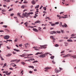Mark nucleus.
Segmentation results:
<instances>
[{
	"label": "nucleus",
	"mask_w": 76,
	"mask_h": 76,
	"mask_svg": "<svg viewBox=\"0 0 76 76\" xmlns=\"http://www.w3.org/2000/svg\"><path fill=\"white\" fill-rule=\"evenodd\" d=\"M72 56V55L70 54H67V55H66L65 56H63V57L64 58V57H71Z\"/></svg>",
	"instance_id": "7ed1b4c3"
},
{
	"label": "nucleus",
	"mask_w": 76,
	"mask_h": 76,
	"mask_svg": "<svg viewBox=\"0 0 76 76\" xmlns=\"http://www.w3.org/2000/svg\"><path fill=\"white\" fill-rule=\"evenodd\" d=\"M59 69L60 70H62V68L59 67Z\"/></svg>",
	"instance_id": "338daca9"
},
{
	"label": "nucleus",
	"mask_w": 76,
	"mask_h": 76,
	"mask_svg": "<svg viewBox=\"0 0 76 76\" xmlns=\"http://www.w3.org/2000/svg\"><path fill=\"white\" fill-rule=\"evenodd\" d=\"M49 54V53H46L45 54L40 55L39 57L41 58H44V57H45V56H47V54Z\"/></svg>",
	"instance_id": "f03ea898"
},
{
	"label": "nucleus",
	"mask_w": 76,
	"mask_h": 76,
	"mask_svg": "<svg viewBox=\"0 0 76 76\" xmlns=\"http://www.w3.org/2000/svg\"><path fill=\"white\" fill-rule=\"evenodd\" d=\"M10 1V0H7V1H6L7 2H9Z\"/></svg>",
	"instance_id": "49530a36"
},
{
	"label": "nucleus",
	"mask_w": 76,
	"mask_h": 76,
	"mask_svg": "<svg viewBox=\"0 0 76 76\" xmlns=\"http://www.w3.org/2000/svg\"><path fill=\"white\" fill-rule=\"evenodd\" d=\"M32 14H33V12H29L27 14V12H25V13H23L22 16H24V17H26L28 19V16L30 17V15H32Z\"/></svg>",
	"instance_id": "f257e3e1"
},
{
	"label": "nucleus",
	"mask_w": 76,
	"mask_h": 76,
	"mask_svg": "<svg viewBox=\"0 0 76 76\" xmlns=\"http://www.w3.org/2000/svg\"><path fill=\"white\" fill-rule=\"evenodd\" d=\"M52 62L53 64H55L56 63V62L54 61H52Z\"/></svg>",
	"instance_id": "8fccbe9b"
},
{
	"label": "nucleus",
	"mask_w": 76,
	"mask_h": 76,
	"mask_svg": "<svg viewBox=\"0 0 76 76\" xmlns=\"http://www.w3.org/2000/svg\"><path fill=\"white\" fill-rule=\"evenodd\" d=\"M29 68H32L33 69H34V67L33 66H29Z\"/></svg>",
	"instance_id": "f3484780"
},
{
	"label": "nucleus",
	"mask_w": 76,
	"mask_h": 76,
	"mask_svg": "<svg viewBox=\"0 0 76 76\" xmlns=\"http://www.w3.org/2000/svg\"><path fill=\"white\" fill-rule=\"evenodd\" d=\"M7 65V64H6V63H5L3 67H5V66H6Z\"/></svg>",
	"instance_id": "a19ab883"
},
{
	"label": "nucleus",
	"mask_w": 76,
	"mask_h": 76,
	"mask_svg": "<svg viewBox=\"0 0 76 76\" xmlns=\"http://www.w3.org/2000/svg\"><path fill=\"white\" fill-rule=\"evenodd\" d=\"M4 32V31L3 30H0V32Z\"/></svg>",
	"instance_id": "052dcab7"
},
{
	"label": "nucleus",
	"mask_w": 76,
	"mask_h": 76,
	"mask_svg": "<svg viewBox=\"0 0 76 76\" xmlns=\"http://www.w3.org/2000/svg\"><path fill=\"white\" fill-rule=\"evenodd\" d=\"M67 41L68 42H73V40H72L70 39H67Z\"/></svg>",
	"instance_id": "4468645a"
},
{
	"label": "nucleus",
	"mask_w": 76,
	"mask_h": 76,
	"mask_svg": "<svg viewBox=\"0 0 76 76\" xmlns=\"http://www.w3.org/2000/svg\"><path fill=\"white\" fill-rule=\"evenodd\" d=\"M54 36H51L50 37V38H52V39H53V40H56V39L54 38V37H53Z\"/></svg>",
	"instance_id": "1a4fd4ad"
},
{
	"label": "nucleus",
	"mask_w": 76,
	"mask_h": 76,
	"mask_svg": "<svg viewBox=\"0 0 76 76\" xmlns=\"http://www.w3.org/2000/svg\"><path fill=\"white\" fill-rule=\"evenodd\" d=\"M12 54H8L7 55L8 56H9V57H10Z\"/></svg>",
	"instance_id": "e433bc0d"
},
{
	"label": "nucleus",
	"mask_w": 76,
	"mask_h": 76,
	"mask_svg": "<svg viewBox=\"0 0 76 76\" xmlns=\"http://www.w3.org/2000/svg\"><path fill=\"white\" fill-rule=\"evenodd\" d=\"M7 48L8 49H9V50H10V48L8 46H7Z\"/></svg>",
	"instance_id": "09e8293b"
},
{
	"label": "nucleus",
	"mask_w": 76,
	"mask_h": 76,
	"mask_svg": "<svg viewBox=\"0 0 76 76\" xmlns=\"http://www.w3.org/2000/svg\"><path fill=\"white\" fill-rule=\"evenodd\" d=\"M50 58H51V59H53V58H54V56H52L50 57Z\"/></svg>",
	"instance_id": "6ab92c4d"
},
{
	"label": "nucleus",
	"mask_w": 76,
	"mask_h": 76,
	"mask_svg": "<svg viewBox=\"0 0 76 76\" xmlns=\"http://www.w3.org/2000/svg\"><path fill=\"white\" fill-rule=\"evenodd\" d=\"M67 26V25L66 23H65L64 24V25H62V28H64V27H65V28H66Z\"/></svg>",
	"instance_id": "39448f33"
},
{
	"label": "nucleus",
	"mask_w": 76,
	"mask_h": 76,
	"mask_svg": "<svg viewBox=\"0 0 76 76\" xmlns=\"http://www.w3.org/2000/svg\"><path fill=\"white\" fill-rule=\"evenodd\" d=\"M32 55H33V54H31L27 55V56H32Z\"/></svg>",
	"instance_id": "a18cd8bd"
},
{
	"label": "nucleus",
	"mask_w": 76,
	"mask_h": 76,
	"mask_svg": "<svg viewBox=\"0 0 76 76\" xmlns=\"http://www.w3.org/2000/svg\"><path fill=\"white\" fill-rule=\"evenodd\" d=\"M21 64H23V65H25V63L23 62H21Z\"/></svg>",
	"instance_id": "a878e982"
},
{
	"label": "nucleus",
	"mask_w": 76,
	"mask_h": 76,
	"mask_svg": "<svg viewBox=\"0 0 76 76\" xmlns=\"http://www.w3.org/2000/svg\"><path fill=\"white\" fill-rule=\"evenodd\" d=\"M39 54V52H37L35 54V55H36V56H37V55H38Z\"/></svg>",
	"instance_id": "ea45409f"
},
{
	"label": "nucleus",
	"mask_w": 76,
	"mask_h": 76,
	"mask_svg": "<svg viewBox=\"0 0 76 76\" xmlns=\"http://www.w3.org/2000/svg\"><path fill=\"white\" fill-rule=\"evenodd\" d=\"M0 57L1 58V60H4V59H3V58L2 57H1V56H0Z\"/></svg>",
	"instance_id": "393cba45"
},
{
	"label": "nucleus",
	"mask_w": 76,
	"mask_h": 76,
	"mask_svg": "<svg viewBox=\"0 0 76 76\" xmlns=\"http://www.w3.org/2000/svg\"><path fill=\"white\" fill-rule=\"evenodd\" d=\"M10 37L7 35H6L4 37V39H9V37Z\"/></svg>",
	"instance_id": "20e7f679"
},
{
	"label": "nucleus",
	"mask_w": 76,
	"mask_h": 76,
	"mask_svg": "<svg viewBox=\"0 0 76 76\" xmlns=\"http://www.w3.org/2000/svg\"><path fill=\"white\" fill-rule=\"evenodd\" d=\"M62 23L61 22H60V23L59 25V26L60 27H61V26H62Z\"/></svg>",
	"instance_id": "a211bd4d"
},
{
	"label": "nucleus",
	"mask_w": 76,
	"mask_h": 76,
	"mask_svg": "<svg viewBox=\"0 0 76 76\" xmlns=\"http://www.w3.org/2000/svg\"><path fill=\"white\" fill-rule=\"evenodd\" d=\"M5 31H7V32H9V30L7 29H5Z\"/></svg>",
	"instance_id": "4c0bfd02"
},
{
	"label": "nucleus",
	"mask_w": 76,
	"mask_h": 76,
	"mask_svg": "<svg viewBox=\"0 0 76 76\" xmlns=\"http://www.w3.org/2000/svg\"><path fill=\"white\" fill-rule=\"evenodd\" d=\"M43 7V6L42 5L41 6V7H40V9H42V8Z\"/></svg>",
	"instance_id": "603ef678"
},
{
	"label": "nucleus",
	"mask_w": 76,
	"mask_h": 76,
	"mask_svg": "<svg viewBox=\"0 0 76 76\" xmlns=\"http://www.w3.org/2000/svg\"><path fill=\"white\" fill-rule=\"evenodd\" d=\"M56 32H57V33H58V34H60V33H61V32L60 31H56Z\"/></svg>",
	"instance_id": "cd10ccee"
},
{
	"label": "nucleus",
	"mask_w": 76,
	"mask_h": 76,
	"mask_svg": "<svg viewBox=\"0 0 76 76\" xmlns=\"http://www.w3.org/2000/svg\"><path fill=\"white\" fill-rule=\"evenodd\" d=\"M23 70H22L21 72V74L22 73H23Z\"/></svg>",
	"instance_id": "5fc2aeb1"
},
{
	"label": "nucleus",
	"mask_w": 76,
	"mask_h": 76,
	"mask_svg": "<svg viewBox=\"0 0 76 76\" xmlns=\"http://www.w3.org/2000/svg\"><path fill=\"white\" fill-rule=\"evenodd\" d=\"M33 31H35V32H38V30L36 28H33Z\"/></svg>",
	"instance_id": "ddd939ff"
},
{
	"label": "nucleus",
	"mask_w": 76,
	"mask_h": 76,
	"mask_svg": "<svg viewBox=\"0 0 76 76\" xmlns=\"http://www.w3.org/2000/svg\"><path fill=\"white\" fill-rule=\"evenodd\" d=\"M43 9H44V10H47V8L46 7H43Z\"/></svg>",
	"instance_id": "2f4dec72"
},
{
	"label": "nucleus",
	"mask_w": 76,
	"mask_h": 76,
	"mask_svg": "<svg viewBox=\"0 0 76 76\" xmlns=\"http://www.w3.org/2000/svg\"><path fill=\"white\" fill-rule=\"evenodd\" d=\"M57 17L59 18V19H61V18H62V17H63V16H62V17L60 16L59 15H57Z\"/></svg>",
	"instance_id": "6e6552de"
},
{
	"label": "nucleus",
	"mask_w": 76,
	"mask_h": 76,
	"mask_svg": "<svg viewBox=\"0 0 76 76\" xmlns=\"http://www.w3.org/2000/svg\"><path fill=\"white\" fill-rule=\"evenodd\" d=\"M55 25V24H54V23L51 24V26H54V25Z\"/></svg>",
	"instance_id": "de8ad7c7"
},
{
	"label": "nucleus",
	"mask_w": 76,
	"mask_h": 76,
	"mask_svg": "<svg viewBox=\"0 0 76 76\" xmlns=\"http://www.w3.org/2000/svg\"><path fill=\"white\" fill-rule=\"evenodd\" d=\"M55 47H58L59 45L58 44H56V45H55Z\"/></svg>",
	"instance_id": "37998d69"
},
{
	"label": "nucleus",
	"mask_w": 76,
	"mask_h": 76,
	"mask_svg": "<svg viewBox=\"0 0 76 76\" xmlns=\"http://www.w3.org/2000/svg\"><path fill=\"white\" fill-rule=\"evenodd\" d=\"M25 6L23 5L21 6V8H22L23 9H25Z\"/></svg>",
	"instance_id": "b1692460"
},
{
	"label": "nucleus",
	"mask_w": 76,
	"mask_h": 76,
	"mask_svg": "<svg viewBox=\"0 0 76 76\" xmlns=\"http://www.w3.org/2000/svg\"><path fill=\"white\" fill-rule=\"evenodd\" d=\"M28 43H26V44H25V46L26 47H27V46H28Z\"/></svg>",
	"instance_id": "f704fd0d"
},
{
	"label": "nucleus",
	"mask_w": 76,
	"mask_h": 76,
	"mask_svg": "<svg viewBox=\"0 0 76 76\" xmlns=\"http://www.w3.org/2000/svg\"><path fill=\"white\" fill-rule=\"evenodd\" d=\"M63 41V40H59L58 41L59 42H62V41Z\"/></svg>",
	"instance_id": "3c124183"
},
{
	"label": "nucleus",
	"mask_w": 76,
	"mask_h": 76,
	"mask_svg": "<svg viewBox=\"0 0 76 76\" xmlns=\"http://www.w3.org/2000/svg\"><path fill=\"white\" fill-rule=\"evenodd\" d=\"M17 15H18L19 17L21 18V16H20V13H18Z\"/></svg>",
	"instance_id": "412c9836"
},
{
	"label": "nucleus",
	"mask_w": 76,
	"mask_h": 76,
	"mask_svg": "<svg viewBox=\"0 0 76 76\" xmlns=\"http://www.w3.org/2000/svg\"><path fill=\"white\" fill-rule=\"evenodd\" d=\"M51 69V68L48 67H46L45 68V70H48V69Z\"/></svg>",
	"instance_id": "f8f14e48"
},
{
	"label": "nucleus",
	"mask_w": 76,
	"mask_h": 76,
	"mask_svg": "<svg viewBox=\"0 0 76 76\" xmlns=\"http://www.w3.org/2000/svg\"><path fill=\"white\" fill-rule=\"evenodd\" d=\"M2 12H5V10H2L1 11Z\"/></svg>",
	"instance_id": "13d9d810"
},
{
	"label": "nucleus",
	"mask_w": 76,
	"mask_h": 76,
	"mask_svg": "<svg viewBox=\"0 0 76 76\" xmlns=\"http://www.w3.org/2000/svg\"><path fill=\"white\" fill-rule=\"evenodd\" d=\"M3 27H4V28H7V26L4 25L3 26Z\"/></svg>",
	"instance_id": "c756f323"
},
{
	"label": "nucleus",
	"mask_w": 76,
	"mask_h": 76,
	"mask_svg": "<svg viewBox=\"0 0 76 76\" xmlns=\"http://www.w3.org/2000/svg\"><path fill=\"white\" fill-rule=\"evenodd\" d=\"M58 24H59V22H57L55 23V25H58Z\"/></svg>",
	"instance_id": "c85d7f7f"
},
{
	"label": "nucleus",
	"mask_w": 76,
	"mask_h": 76,
	"mask_svg": "<svg viewBox=\"0 0 76 76\" xmlns=\"http://www.w3.org/2000/svg\"><path fill=\"white\" fill-rule=\"evenodd\" d=\"M25 11H27V10H24L23 11V12H25Z\"/></svg>",
	"instance_id": "680f3d73"
},
{
	"label": "nucleus",
	"mask_w": 76,
	"mask_h": 76,
	"mask_svg": "<svg viewBox=\"0 0 76 76\" xmlns=\"http://www.w3.org/2000/svg\"><path fill=\"white\" fill-rule=\"evenodd\" d=\"M14 51H17V52H18L19 51H20V50H17V49H14Z\"/></svg>",
	"instance_id": "dca6fc26"
},
{
	"label": "nucleus",
	"mask_w": 76,
	"mask_h": 76,
	"mask_svg": "<svg viewBox=\"0 0 76 76\" xmlns=\"http://www.w3.org/2000/svg\"><path fill=\"white\" fill-rule=\"evenodd\" d=\"M71 36H75V34H72L71 35Z\"/></svg>",
	"instance_id": "4d7b16f0"
},
{
	"label": "nucleus",
	"mask_w": 76,
	"mask_h": 76,
	"mask_svg": "<svg viewBox=\"0 0 76 76\" xmlns=\"http://www.w3.org/2000/svg\"><path fill=\"white\" fill-rule=\"evenodd\" d=\"M22 56H23V57H25V54H23Z\"/></svg>",
	"instance_id": "79ce46f5"
},
{
	"label": "nucleus",
	"mask_w": 76,
	"mask_h": 76,
	"mask_svg": "<svg viewBox=\"0 0 76 76\" xmlns=\"http://www.w3.org/2000/svg\"><path fill=\"white\" fill-rule=\"evenodd\" d=\"M57 34V33H56V32L54 31H51L50 33V34Z\"/></svg>",
	"instance_id": "0eeeda50"
},
{
	"label": "nucleus",
	"mask_w": 76,
	"mask_h": 76,
	"mask_svg": "<svg viewBox=\"0 0 76 76\" xmlns=\"http://www.w3.org/2000/svg\"><path fill=\"white\" fill-rule=\"evenodd\" d=\"M65 44V46H67V45H68V44L67 43H66V42H65L64 43Z\"/></svg>",
	"instance_id": "bb28decb"
},
{
	"label": "nucleus",
	"mask_w": 76,
	"mask_h": 76,
	"mask_svg": "<svg viewBox=\"0 0 76 76\" xmlns=\"http://www.w3.org/2000/svg\"><path fill=\"white\" fill-rule=\"evenodd\" d=\"M45 46V45H40V47H42L41 48H40V49H42V48H43V47H44Z\"/></svg>",
	"instance_id": "9b49d317"
},
{
	"label": "nucleus",
	"mask_w": 76,
	"mask_h": 76,
	"mask_svg": "<svg viewBox=\"0 0 76 76\" xmlns=\"http://www.w3.org/2000/svg\"><path fill=\"white\" fill-rule=\"evenodd\" d=\"M20 61V60H18V61H17V63H18V62H19V61Z\"/></svg>",
	"instance_id": "69168bd1"
},
{
	"label": "nucleus",
	"mask_w": 76,
	"mask_h": 76,
	"mask_svg": "<svg viewBox=\"0 0 76 76\" xmlns=\"http://www.w3.org/2000/svg\"><path fill=\"white\" fill-rule=\"evenodd\" d=\"M13 9H10L9 10V12H11V11H12V10Z\"/></svg>",
	"instance_id": "473e14b6"
},
{
	"label": "nucleus",
	"mask_w": 76,
	"mask_h": 76,
	"mask_svg": "<svg viewBox=\"0 0 76 76\" xmlns=\"http://www.w3.org/2000/svg\"><path fill=\"white\" fill-rule=\"evenodd\" d=\"M15 64V63H12L10 64V66H11L12 65V64Z\"/></svg>",
	"instance_id": "0e129e2a"
},
{
	"label": "nucleus",
	"mask_w": 76,
	"mask_h": 76,
	"mask_svg": "<svg viewBox=\"0 0 76 76\" xmlns=\"http://www.w3.org/2000/svg\"><path fill=\"white\" fill-rule=\"evenodd\" d=\"M55 72L56 73H58V72H60V71L59 70H57V69H55Z\"/></svg>",
	"instance_id": "423d86ee"
},
{
	"label": "nucleus",
	"mask_w": 76,
	"mask_h": 76,
	"mask_svg": "<svg viewBox=\"0 0 76 76\" xmlns=\"http://www.w3.org/2000/svg\"><path fill=\"white\" fill-rule=\"evenodd\" d=\"M18 60L17 59H15V60H12L11 61V62H14L15 61H17Z\"/></svg>",
	"instance_id": "5701e85b"
},
{
	"label": "nucleus",
	"mask_w": 76,
	"mask_h": 76,
	"mask_svg": "<svg viewBox=\"0 0 76 76\" xmlns=\"http://www.w3.org/2000/svg\"><path fill=\"white\" fill-rule=\"evenodd\" d=\"M39 7V5H38L37 6L35 7V9H37V8H38Z\"/></svg>",
	"instance_id": "aec40b11"
},
{
	"label": "nucleus",
	"mask_w": 76,
	"mask_h": 76,
	"mask_svg": "<svg viewBox=\"0 0 76 76\" xmlns=\"http://www.w3.org/2000/svg\"><path fill=\"white\" fill-rule=\"evenodd\" d=\"M64 51H65L63 50L61 52V54H63V53L64 52Z\"/></svg>",
	"instance_id": "c03bdc74"
},
{
	"label": "nucleus",
	"mask_w": 76,
	"mask_h": 76,
	"mask_svg": "<svg viewBox=\"0 0 76 76\" xmlns=\"http://www.w3.org/2000/svg\"><path fill=\"white\" fill-rule=\"evenodd\" d=\"M6 5H3V7H6Z\"/></svg>",
	"instance_id": "e2e57ef3"
},
{
	"label": "nucleus",
	"mask_w": 76,
	"mask_h": 76,
	"mask_svg": "<svg viewBox=\"0 0 76 76\" xmlns=\"http://www.w3.org/2000/svg\"><path fill=\"white\" fill-rule=\"evenodd\" d=\"M43 54V53H42V52H39V54Z\"/></svg>",
	"instance_id": "774afa93"
},
{
	"label": "nucleus",
	"mask_w": 76,
	"mask_h": 76,
	"mask_svg": "<svg viewBox=\"0 0 76 76\" xmlns=\"http://www.w3.org/2000/svg\"><path fill=\"white\" fill-rule=\"evenodd\" d=\"M11 74V72H10L8 73V75H10Z\"/></svg>",
	"instance_id": "6e6d98bb"
},
{
	"label": "nucleus",
	"mask_w": 76,
	"mask_h": 76,
	"mask_svg": "<svg viewBox=\"0 0 76 76\" xmlns=\"http://www.w3.org/2000/svg\"><path fill=\"white\" fill-rule=\"evenodd\" d=\"M39 22H40V21L38 20L35 22V23H39Z\"/></svg>",
	"instance_id": "4be33fe9"
},
{
	"label": "nucleus",
	"mask_w": 76,
	"mask_h": 76,
	"mask_svg": "<svg viewBox=\"0 0 76 76\" xmlns=\"http://www.w3.org/2000/svg\"><path fill=\"white\" fill-rule=\"evenodd\" d=\"M23 3H24V4L28 3V2H26V1H25L23 2Z\"/></svg>",
	"instance_id": "bf43d9fd"
},
{
	"label": "nucleus",
	"mask_w": 76,
	"mask_h": 76,
	"mask_svg": "<svg viewBox=\"0 0 76 76\" xmlns=\"http://www.w3.org/2000/svg\"><path fill=\"white\" fill-rule=\"evenodd\" d=\"M28 22L24 23V25H28Z\"/></svg>",
	"instance_id": "c9c22d12"
},
{
	"label": "nucleus",
	"mask_w": 76,
	"mask_h": 76,
	"mask_svg": "<svg viewBox=\"0 0 76 76\" xmlns=\"http://www.w3.org/2000/svg\"><path fill=\"white\" fill-rule=\"evenodd\" d=\"M9 69H10V70H13V68H10Z\"/></svg>",
	"instance_id": "864d4df0"
},
{
	"label": "nucleus",
	"mask_w": 76,
	"mask_h": 76,
	"mask_svg": "<svg viewBox=\"0 0 76 76\" xmlns=\"http://www.w3.org/2000/svg\"><path fill=\"white\" fill-rule=\"evenodd\" d=\"M31 3L32 4H35L36 3H35V1L33 0L32 1H31Z\"/></svg>",
	"instance_id": "9d476101"
},
{
	"label": "nucleus",
	"mask_w": 76,
	"mask_h": 76,
	"mask_svg": "<svg viewBox=\"0 0 76 76\" xmlns=\"http://www.w3.org/2000/svg\"><path fill=\"white\" fill-rule=\"evenodd\" d=\"M71 57H72L73 58H76V55H74V56H71Z\"/></svg>",
	"instance_id": "2eb2a0df"
},
{
	"label": "nucleus",
	"mask_w": 76,
	"mask_h": 76,
	"mask_svg": "<svg viewBox=\"0 0 76 76\" xmlns=\"http://www.w3.org/2000/svg\"><path fill=\"white\" fill-rule=\"evenodd\" d=\"M61 33H62L63 34L64 33V30H61Z\"/></svg>",
	"instance_id": "72a5a7b5"
},
{
	"label": "nucleus",
	"mask_w": 76,
	"mask_h": 76,
	"mask_svg": "<svg viewBox=\"0 0 76 76\" xmlns=\"http://www.w3.org/2000/svg\"><path fill=\"white\" fill-rule=\"evenodd\" d=\"M13 15H14V14L13 13L11 14H10L11 16H13Z\"/></svg>",
	"instance_id": "58836bf2"
},
{
	"label": "nucleus",
	"mask_w": 76,
	"mask_h": 76,
	"mask_svg": "<svg viewBox=\"0 0 76 76\" xmlns=\"http://www.w3.org/2000/svg\"><path fill=\"white\" fill-rule=\"evenodd\" d=\"M37 62H38V61H34V62H33V63H37Z\"/></svg>",
	"instance_id": "7c9ffc66"
}]
</instances>
